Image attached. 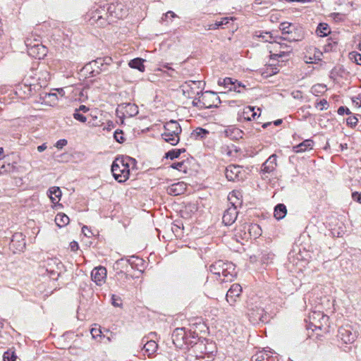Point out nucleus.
<instances>
[{
  "mask_svg": "<svg viewBox=\"0 0 361 361\" xmlns=\"http://www.w3.org/2000/svg\"><path fill=\"white\" fill-rule=\"evenodd\" d=\"M135 160L129 157H119L115 159L111 165V172L114 178L118 183L126 181L130 175L129 165Z\"/></svg>",
  "mask_w": 361,
  "mask_h": 361,
  "instance_id": "nucleus-1",
  "label": "nucleus"
},
{
  "mask_svg": "<svg viewBox=\"0 0 361 361\" xmlns=\"http://www.w3.org/2000/svg\"><path fill=\"white\" fill-rule=\"evenodd\" d=\"M181 131L179 123L176 121L171 120L165 123L161 137L166 142L171 145H176L180 140Z\"/></svg>",
  "mask_w": 361,
  "mask_h": 361,
  "instance_id": "nucleus-2",
  "label": "nucleus"
},
{
  "mask_svg": "<svg viewBox=\"0 0 361 361\" xmlns=\"http://www.w3.org/2000/svg\"><path fill=\"white\" fill-rule=\"evenodd\" d=\"M192 105L200 109H209L216 106L220 103L218 95L211 91L201 92L197 97L192 100Z\"/></svg>",
  "mask_w": 361,
  "mask_h": 361,
  "instance_id": "nucleus-3",
  "label": "nucleus"
},
{
  "mask_svg": "<svg viewBox=\"0 0 361 361\" xmlns=\"http://www.w3.org/2000/svg\"><path fill=\"white\" fill-rule=\"evenodd\" d=\"M308 320L310 328L322 329L328 326L329 317L320 311H314L310 314Z\"/></svg>",
  "mask_w": 361,
  "mask_h": 361,
  "instance_id": "nucleus-4",
  "label": "nucleus"
},
{
  "mask_svg": "<svg viewBox=\"0 0 361 361\" xmlns=\"http://www.w3.org/2000/svg\"><path fill=\"white\" fill-rule=\"evenodd\" d=\"M202 82L200 80H190L185 82L182 86L183 94L188 98L192 100L195 97H197L202 92Z\"/></svg>",
  "mask_w": 361,
  "mask_h": 361,
  "instance_id": "nucleus-5",
  "label": "nucleus"
},
{
  "mask_svg": "<svg viewBox=\"0 0 361 361\" xmlns=\"http://www.w3.org/2000/svg\"><path fill=\"white\" fill-rule=\"evenodd\" d=\"M269 49H270L269 52L271 54V59L287 58L291 51L289 46L286 44H280L277 42L271 43ZM282 61H283V59H282Z\"/></svg>",
  "mask_w": 361,
  "mask_h": 361,
  "instance_id": "nucleus-6",
  "label": "nucleus"
},
{
  "mask_svg": "<svg viewBox=\"0 0 361 361\" xmlns=\"http://www.w3.org/2000/svg\"><path fill=\"white\" fill-rule=\"evenodd\" d=\"M27 48V53L34 58L41 59L47 54V48L42 44L37 42L32 44L30 39H26L25 41Z\"/></svg>",
  "mask_w": 361,
  "mask_h": 361,
  "instance_id": "nucleus-7",
  "label": "nucleus"
},
{
  "mask_svg": "<svg viewBox=\"0 0 361 361\" xmlns=\"http://www.w3.org/2000/svg\"><path fill=\"white\" fill-rule=\"evenodd\" d=\"M112 18L121 19L128 14V9L122 3H112L108 6L107 13Z\"/></svg>",
  "mask_w": 361,
  "mask_h": 361,
  "instance_id": "nucleus-8",
  "label": "nucleus"
},
{
  "mask_svg": "<svg viewBox=\"0 0 361 361\" xmlns=\"http://www.w3.org/2000/svg\"><path fill=\"white\" fill-rule=\"evenodd\" d=\"M243 174L244 171L240 166L229 165L225 170V176L230 181H235L243 179Z\"/></svg>",
  "mask_w": 361,
  "mask_h": 361,
  "instance_id": "nucleus-9",
  "label": "nucleus"
},
{
  "mask_svg": "<svg viewBox=\"0 0 361 361\" xmlns=\"http://www.w3.org/2000/svg\"><path fill=\"white\" fill-rule=\"evenodd\" d=\"M243 233H240L243 239L257 238L262 235V229L259 225L251 224L243 226Z\"/></svg>",
  "mask_w": 361,
  "mask_h": 361,
  "instance_id": "nucleus-10",
  "label": "nucleus"
},
{
  "mask_svg": "<svg viewBox=\"0 0 361 361\" xmlns=\"http://www.w3.org/2000/svg\"><path fill=\"white\" fill-rule=\"evenodd\" d=\"M338 336L345 343H353L357 337L356 332L353 331V329L350 325H345L339 328Z\"/></svg>",
  "mask_w": 361,
  "mask_h": 361,
  "instance_id": "nucleus-11",
  "label": "nucleus"
},
{
  "mask_svg": "<svg viewBox=\"0 0 361 361\" xmlns=\"http://www.w3.org/2000/svg\"><path fill=\"white\" fill-rule=\"evenodd\" d=\"M107 271L105 267L99 266L93 269L91 272L92 280L97 285L102 286L106 280Z\"/></svg>",
  "mask_w": 361,
  "mask_h": 361,
  "instance_id": "nucleus-12",
  "label": "nucleus"
},
{
  "mask_svg": "<svg viewBox=\"0 0 361 361\" xmlns=\"http://www.w3.org/2000/svg\"><path fill=\"white\" fill-rule=\"evenodd\" d=\"M242 292V287L238 283L233 284L226 293V300L231 305L234 304Z\"/></svg>",
  "mask_w": 361,
  "mask_h": 361,
  "instance_id": "nucleus-13",
  "label": "nucleus"
},
{
  "mask_svg": "<svg viewBox=\"0 0 361 361\" xmlns=\"http://www.w3.org/2000/svg\"><path fill=\"white\" fill-rule=\"evenodd\" d=\"M238 216L237 208L229 207L224 213L222 221L225 225H231L235 222Z\"/></svg>",
  "mask_w": 361,
  "mask_h": 361,
  "instance_id": "nucleus-14",
  "label": "nucleus"
},
{
  "mask_svg": "<svg viewBox=\"0 0 361 361\" xmlns=\"http://www.w3.org/2000/svg\"><path fill=\"white\" fill-rule=\"evenodd\" d=\"M221 276H223V279H220L222 281H232L236 276L235 265L231 262H226Z\"/></svg>",
  "mask_w": 361,
  "mask_h": 361,
  "instance_id": "nucleus-15",
  "label": "nucleus"
},
{
  "mask_svg": "<svg viewBox=\"0 0 361 361\" xmlns=\"http://www.w3.org/2000/svg\"><path fill=\"white\" fill-rule=\"evenodd\" d=\"M121 111L124 116L133 117L138 114V107L135 104L126 103L119 106Z\"/></svg>",
  "mask_w": 361,
  "mask_h": 361,
  "instance_id": "nucleus-16",
  "label": "nucleus"
},
{
  "mask_svg": "<svg viewBox=\"0 0 361 361\" xmlns=\"http://www.w3.org/2000/svg\"><path fill=\"white\" fill-rule=\"evenodd\" d=\"M277 166V156L275 154H271L263 164L262 171L270 173L273 172Z\"/></svg>",
  "mask_w": 361,
  "mask_h": 361,
  "instance_id": "nucleus-17",
  "label": "nucleus"
},
{
  "mask_svg": "<svg viewBox=\"0 0 361 361\" xmlns=\"http://www.w3.org/2000/svg\"><path fill=\"white\" fill-rule=\"evenodd\" d=\"M185 331L184 328H176L172 334L173 344L177 347H181L184 343Z\"/></svg>",
  "mask_w": 361,
  "mask_h": 361,
  "instance_id": "nucleus-18",
  "label": "nucleus"
},
{
  "mask_svg": "<svg viewBox=\"0 0 361 361\" xmlns=\"http://www.w3.org/2000/svg\"><path fill=\"white\" fill-rule=\"evenodd\" d=\"M186 184L184 182H178L172 184L167 188V192L171 195H179L186 190Z\"/></svg>",
  "mask_w": 361,
  "mask_h": 361,
  "instance_id": "nucleus-19",
  "label": "nucleus"
},
{
  "mask_svg": "<svg viewBox=\"0 0 361 361\" xmlns=\"http://www.w3.org/2000/svg\"><path fill=\"white\" fill-rule=\"evenodd\" d=\"M242 193L239 190H233L229 193L228 200L231 204V207H238L242 204Z\"/></svg>",
  "mask_w": 361,
  "mask_h": 361,
  "instance_id": "nucleus-20",
  "label": "nucleus"
},
{
  "mask_svg": "<svg viewBox=\"0 0 361 361\" xmlns=\"http://www.w3.org/2000/svg\"><path fill=\"white\" fill-rule=\"evenodd\" d=\"M263 312L264 310L262 308L256 307L255 310L250 309L247 315L252 323H256L262 320Z\"/></svg>",
  "mask_w": 361,
  "mask_h": 361,
  "instance_id": "nucleus-21",
  "label": "nucleus"
},
{
  "mask_svg": "<svg viewBox=\"0 0 361 361\" xmlns=\"http://www.w3.org/2000/svg\"><path fill=\"white\" fill-rule=\"evenodd\" d=\"M16 94L22 99H26L31 95L32 90L30 86L21 84L16 87Z\"/></svg>",
  "mask_w": 361,
  "mask_h": 361,
  "instance_id": "nucleus-22",
  "label": "nucleus"
},
{
  "mask_svg": "<svg viewBox=\"0 0 361 361\" xmlns=\"http://www.w3.org/2000/svg\"><path fill=\"white\" fill-rule=\"evenodd\" d=\"M11 246L15 247L18 251H23L25 247V243L21 233H16L11 240Z\"/></svg>",
  "mask_w": 361,
  "mask_h": 361,
  "instance_id": "nucleus-23",
  "label": "nucleus"
},
{
  "mask_svg": "<svg viewBox=\"0 0 361 361\" xmlns=\"http://www.w3.org/2000/svg\"><path fill=\"white\" fill-rule=\"evenodd\" d=\"M61 191L59 187H51L48 190V195L53 204H57L61 200Z\"/></svg>",
  "mask_w": 361,
  "mask_h": 361,
  "instance_id": "nucleus-24",
  "label": "nucleus"
},
{
  "mask_svg": "<svg viewBox=\"0 0 361 361\" xmlns=\"http://www.w3.org/2000/svg\"><path fill=\"white\" fill-rule=\"evenodd\" d=\"M310 51H312L313 56H311L312 52L308 51L310 56L306 55L305 56V61L307 63H313L316 61H320L321 57L322 56V53L317 48L313 47L310 49Z\"/></svg>",
  "mask_w": 361,
  "mask_h": 361,
  "instance_id": "nucleus-25",
  "label": "nucleus"
},
{
  "mask_svg": "<svg viewBox=\"0 0 361 361\" xmlns=\"http://www.w3.org/2000/svg\"><path fill=\"white\" fill-rule=\"evenodd\" d=\"M257 115V111L255 109V107L252 106H246L243 109V111L240 115L241 119L245 121H251L252 119H255Z\"/></svg>",
  "mask_w": 361,
  "mask_h": 361,
  "instance_id": "nucleus-26",
  "label": "nucleus"
},
{
  "mask_svg": "<svg viewBox=\"0 0 361 361\" xmlns=\"http://www.w3.org/2000/svg\"><path fill=\"white\" fill-rule=\"evenodd\" d=\"M225 264H226V262H224L221 260L216 261L210 266V267H209L210 271L213 274H214L220 278L221 275L223 272V270L225 267Z\"/></svg>",
  "mask_w": 361,
  "mask_h": 361,
  "instance_id": "nucleus-27",
  "label": "nucleus"
},
{
  "mask_svg": "<svg viewBox=\"0 0 361 361\" xmlns=\"http://www.w3.org/2000/svg\"><path fill=\"white\" fill-rule=\"evenodd\" d=\"M242 133L240 129L234 127H229L224 130L225 135L232 140H237L238 137H241Z\"/></svg>",
  "mask_w": 361,
  "mask_h": 361,
  "instance_id": "nucleus-28",
  "label": "nucleus"
},
{
  "mask_svg": "<svg viewBox=\"0 0 361 361\" xmlns=\"http://www.w3.org/2000/svg\"><path fill=\"white\" fill-rule=\"evenodd\" d=\"M313 146V141L311 140H305L300 144L293 147V150L296 153L303 152L307 149H312Z\"/></svg>",
  "mask_w": 361,
  "mask_h": 361,
  "instance_id": "nucleus-29",
  "label": "nucleus"
},
{
  "mask_svg": "<svg viewBox=\"0 0 361 361\" xmlns=\"http://www.w3.org/2000/svg\"><path fill=\"white\" fill-rule=\"evenodd\" d=\"M69 217L63 213H59L55 217L56 224L59 227H63L69 224Z\"/></svg>",
  "mask_w": 361,
  "mask_h": 361,
  "instance_id": "nucleus-30",
  "label": "nucleus"
},
{
  "mask_svg": "<svg viewBox=\"0 0 361 361\" xmlns=\"http://www.w3.org/2000/svg\"><path fill=\"white\" fill-rule=\"evenodd\" d=\"M145 61L140 58H136L133 60H130L128 63V65L130 68L137 69L141 72L145 71V66L143 65V62Z\"/></svg>",
  "mask_w": 361,
  "mask_h": 361,
  "instance_id": "nucleus-31",
  "label": "nucleus"
},
{
  "mask_svg": "<svg viewBox=\"0 0 361 361\" xmlns=\"http://www.w3.org/2000/svg\"><path fill=\"white\" fill-rule=\"evenodd\" d=\"M286 207L283 204H279L276 206L274 209V216L277 219H283L286 214Z\"/></svg>",
  "mask_w": 361,
  "mask_h": 361,
  "instance_id": "nucleus-32",
  "label": "nucleus"
},
{
  "mask_svg": "<svg viewBox=\"0 0 361 361\" xmlns=\"http://www.w3.org/2000/svg\"><path fill=\"white\" fill-rule=\"evenodd\" d=\"M158 345L154 341H149L144 345V350L145 353L150 355L155 353L157 350Z\"/></svg>",
  "mask_w": 361,
  "mask_h": 361,
  "instance_id": "nucleus-33",
  "label": "nucleus"
},
{
  "mask_svg": "<svg viewBox=\"0 0 361 361\" xmlns=\"http://www.w3.org/2000/svg\"><path fill=\"white\" fill-rule=\"evenodd\" d=\"M316 32L319 37H325L330 32V30L327 24L320 23L317 27Z\"/></svg>",
  "mask_w": 361,
  "mask_h": 361,
  "instance_id": "nucleus-34",
  "label": "nucleus"
},
{
  "mask_svg": "<svg viewBox=\"0 0 361 361\" xmlns=\"http://www.w3.org/2000/svg\"><path fill=\"white\" fill-rule=\"evenodd\" d=\"M229 20L230 19L227 17L223 18L221 19V20H216L214 24L208 25V27L207 28V30H210L218 29L220 27H221L222 25H226L227 23H228Z\"/></svg>",
  "mask_w": 361,
  "mask_h": 361,
  "instance_id": "nucleus-35",
  "label": "nucleus"
},
{
  "mask_svg": "<svg viewBox=\"0 0 361 361\" xmlns=\"http://www.w3.org/2000/svg\"><path fill=\"white\" fill-rule=\"evenodd\" d=\"M269 355L267 351H261L252 357V361H264L268 360Z\"/></svg>",
  "mask_w": 361,
  "mask_h": 361,
  "instance_id": "nucleus-36",
  "label": "nucleus"
},
{
  "mask_svg": "<svg viewBox=\"0 0 361 361\" xmlns=\"http://www.w3.org/2000/svg\"><path fill=\"white\" fill-rule=\"evenodd\" d=\"M171 167L183 173H186L188 170V166H186L185 161L175 162L171 165Z\"/></svg>",
  "mask_w": 361,
  "mask_h": 361,
  "instance_id": "nucleus-37",
  "label": "nucleus"
},
{
  "mask_svg": "<svg viewBox=\"0 0 361 361\" xmlns=\"http://www.w3.org/2000/svg\"><path fill=\"white\" fill-rule=\"evenodd\" d=\"M209 133V131L203 129L202 128H197L193 131V135L197 137L200 139L204 138Z\"/></svg>",
  "mask_w": 361,
  "mask_h": 361,
  "instance_id": "nucleus-38",
  "label": "nucleus"
},
{
  "mask_svg": "<svg viewBox=\"0 0 361 361\" xmlns=\"http://www.w3.org/2000/svg\"><path fill=\"white\" fill-rule=\"evenodd\" d=\"M234 80H233L231 78H225L224 79H219L218 80V85H223L225 87H227L229 89L230 87H231L233 85Z\"/></svg>",
  "mask_w": 361,
  "mask_h": 361,
  "instance_id": "nucleus-39",
  "label": "nucleus"
},
{
  "mask_svg": "<svg viewBox=\"0 0 361 361\" xmlns=\"http://www.w3.org/2000/svg\"><path fill=\"white\" fill-rule=\"evenodd\" d=\"M3 358L4 361H16L17 356L13 351L8 350L4 353Z\"/></svg>",
  "mask_w": 361,
  "mask_h": 361,
  "instance_id": "nucleus-40",
  "label": "nucleus"
},
{
  "mask_svg": "<svg viewBox=\"0 0 361 361\" xmlns=\"http://www.w3.org/2000/svg\"><path fill=\"white\" fill-rule=\"evenodd\" d=\"M245 85H242L240 82H238L236 80H234L233 85L229 87V90H233L236 92L241 93L243 90L245 89Z\"/></svg>",
  "mask_w": 361,
  "mask_h": 361,
  "instance_id": "nucleus-41",
  "label": "nucleus"
},
{
  "mask_svg": "<svg viewBox=\"0 0 361 361\" xmlns=\"http://www.w3.org/2000/svg\"><path fill=\"white\" fill-rule=\"evenodd\" d=\"M176 17H177L176 14L174 12L169 11L163 15L161 20L162 23L166 22L168 23L169 21V19H170V21H171V19Z\"/></svg>",
  "mask_w": 361,
  "mask_h": 361,
  "instance_id": "nucleus-42",
  "label": "nucleus"
},
{
  "mask_svg": "<svg viewBox=\"0 0 361 361\" xmlns=\"http://www.w3.org/2000/svg\"><path fill=\"white\" fill-rule=\"evenodd\" d=\"M185 149H178V150H171L169 152H168L166 154V157L167 158H169L171 159H173L175 158H177L180 156V154H181L182 152H184Z\"/></svg>",
  "mask_w": 361,
  "mask_h": 361,
  "instance_id": "nucleus-43",
  "label": "nucleus"
},
{
  "mask_svg": "<svg viewBox=\"0 0 361 361\" xmlns=\"http://www.w3.org/2000/svg\"><path fill=\"white\" fill-rule=\"evenodd\" d=\"M329 105L328 102L326 99H322L319 102H317L315 104V107L320 111H323L324 109H327L329 108Z\"/></svg>",
  "mask_w": 361,
  "mask_h": 361,
  "instance_id": "nucleus-44",
  "label": "nucleus"
},
{
  "mask_svg": "<svg viewBox=\"0 0 361 361\" xmlns=\"http://www.w3.org/2000/svg\"><path fill=\"white\" fill-rule=\"evenodd\" d=\"M94 326H95L94 327L92 328L90 333H91L92 338L96 339L98 337H102V330L99 326L97 327L96 324Z\"/></svg>",
  "mask_w": 361,
  "mask_h": 361,
  "instance_id": "nucleus-45",
  "label": "nucleus"
},
{
  "mask_svg": "<svg viewBox=\"0 0 361 361\" xmlns=\"http://www.w3.org/2000/svg\"><path fill=\"white\" fill-rule=\"evenodd\" d=\"M290 25L291 24L289 23H282L280 25V30L282 31L283 33L289 34L291 32V30H290Z\"/></svg>",
  "mask_w": 361,
  "mask_h": 361,
  "instance_id": "nucleus-46",
  "label": "nucleus"
},
{
  "mask_svg": "<svg viewBox=\"0 0 361 361\" xmlns=\"http://www.w3.org/2000/svg\"><path fill=\"white\" fill-rule=\"evenodd\" d=\"M111 304L114 307H121L122 303H121V298L116 295H112Z\"/></svg>",
  "mask_w": 361,
  "mask_h": 361,
  "instance_id": "nucleus-47",
  "label": "nucleus"
},
{
  "mask_svg": "<svg viewBox=\"0 0 361 361\" xmlns=\"http://www.w3.org/2000/svg\"><path fill=\"white\" fill-rule=\"evenodd\" d=\"M73 117L75 119H76L82 123H85L87 121L86 117L85 116H83L82 114H80L78 111V110H75V112L73 114Z\"/></svg>",
  "mask_w": 361,
  "mask_h": 361,
  "instance_id": "nucleus-48",
  "label": "nucleus"
},
{
  "mask_svg": "<svg viewBox=\"0 0 361 361\" xmlns=\"http://www.w3.org/2000/svg\"><path fill=\"white\" fill-rule=\"evenodd\" d=\"M351 59H353L355 62L361 66V54L359 53H351Z\"/></svg>",
  "mask_w": 361,
  "mask_h": 361,
  "instance_id": "nucleus-49",
  "label": "nucleus"
},
{
  "mask_svg": "<svg viewBox=\"0 0 361 361\" xmlns=\"http://www.w3.org/2000/svg\"><path fill=\"white\" fill-rule=\"evenodd\" d=\"M114 138L118 142L122 143L124 141L122 131L118 132L116 130L114 133Z\"/></svg>",
  "mask_w": 361,
  "mask_h": 361,
  "instance_id": "nucleus-50",
  "label": "nucleus"
},
{
  "mask_svg": "<svg viewBox=\"0 0 361 361\" xmlns=\"http://www.w3.org/2000/svg\"><path fill=\"white\" fill-rule=\"evenodd\" d=\"M257 37L262 38L265 42H269V40L272 39V36L269 32L261 33L257 35Z\"/></svg>",
  "mask_w": 361,
  "mask_h": 361,
  "instance_id": "nucleus-51",
  "label": "nucleus"
},
{
  "mask_svg": "<svg viewBox=\"0 0 361 361\" xmlns=\"http://www.w3.org/2000/svg\"><path fill=\"white\" fill-rule=\"evenodd\" d=\"M67 140H65V139H61V140H59L56 142V145H55V147L57 148V149H62L64 146H66L67 145Z\"/></svg>",
  "mask_w": 361,
  "mask_h": 361,
  "instance_id": "nucleus-52",
  "label": "nucleus"
},
{
  "mask_svg": "<svg viewBox=\"0 0 361 361\" xmlns=\"http://www.w3.org/2000/svg\"><path fill=\"white\" fill-rule=\"evenodd\" d=\"M352 197L353 200L361 203V192H355L352 194Z\"/></svg>",
  "mask_w": 361,
  "mask_h": 361,
  "instance_id": "nucleus-53",
  "label": "nucleus"
},
{
  "mask_svg": "<svg viewBox=\"0 0 361 361\" xmlns=\"http://www.w3.org/2000/svg\"><path fill=\"white\" fill-rule=\"evenodd\" d=\"M324 87H325L322 85H314L312 87V90L313 92H321L324 90Z\"/></svg>",
  "mask_w": 361,
  "mask_h": 361,
  "instance_id": "nucleus-54",
  "label": "nucleus"
},
{
  "mask_svg": "<svg viewBox=\"0 0 361 361\" xmlns=\"http://www.w3.org/2000/svg\"><path fill=\"white\" fill-rule=\"evenodd\" d=\"M82 231L84 233V235L87 237H90L92 235V232L89 230L87 226H84L82 228Z\"/></svg>",
  "mask_w": 361,
  "mask_h": 361,
  "instance_id": "nucleus-55",
  "label": "nucleus"
},
{
  "mask_svg": "<svg viewBox=\"0 0 361 361\" xmlns=\"http://www.w3.org/2000/svg\"><path fill=\"white\" fill-rule=\"evenodd\" d=\"M70 247L72 251H76L79 248V245L77 242L73 241L70 243Z\"/></svg>",
  "mask_w": 361,
  "mask_h": 361,
  "instance_id": "nucleus-56",
  "label": "nucleus"
},
{
  "mask_svg": "<svg viewBox=\"0 0 361 361\" xmlns=\"http://www.w3.org/2000/svg\"><path fill=\"white\" fill-rule=\"evenodd\" d=\"M348 111H349L348 109H346L344 106H340L338 109V114L340 115H343L345 111L348 114Z\"/></svg>",
  "mask_w": 361,
  "mask_h": 361,
  "instance_id": "nucleus-57",
  "label": "nucleus"
},
{
  "mask_svg": "<svg viewBox=\"0 0 361 361\" xmlns=\"http://www.w3.org/2000/svg\"><path fill=\"white\" fill-rule=\"evenodd\" d=\"M47 98L51 99L53 101H56L57 99V96H56V94H51L50 93V94H47L45 95V99H47Z\"/></svg>",
  "mask_w": 361,
  "mask_h": 361,
  "instance_id": "nucleus-58",
  "label": "nucleus"
},
{
  "mask_svg": "<svg viewBox=\"0 0 361 361\" xmlns=\"http://www.w3.org/2000/svg\"><path fill=\"white\" fill-rule=\"evenodd\" d=\"M47 148V145L44 143V144H42V145L38 146V147H37V150H38L39 152H42L44 151Z\"/></svg>",
  "mask_w": 361,
  "mask_h": 361,
  "instance_id": "nucleus-59",
  "label": "nucleus"
},
{
  "mask_svg": "<svg viewBox=\"0 0 361 361\" xmlns=\"http://www.w3.org/2000/svg\"><path fill=\"white\" fill-rule=\"evenodd\" d=\"M77 110H78V111H83V112H87V111H89V108H88V107H87V106H85V105H80V107H79V109H78Z\"/></svg>",
  "mask_w": 361,
  "mask_h": 361,
  "instance_id": "nucleus-60",
  "label": "nucleus"
},
{
  "mask_svg": "<svg viewBox=\"0 0 361 361\" xmlns=\"http://www.w3.org/2000/svg\"><path fill=\"white\" fill-rule=\"evenodd\" d=\"M271 71L269 73L270 75L276 74L279 72V69L276 67H271Z\"/></svg>",
  "mask_w": 361,
  "mask_h": 361,
  "instance_id": "nucleus-61",
  "label": "nucleus"
},
{
  "mask_svg": "<svg viewBox=\"0 0 361 361\" xmlns=\"http://www.w3.org/2000/svg\"><path fill=\"white\" fill-rule=\"evenodd\" d=\"M294 1L300 2V3H310L312 2V0H293Z\"/></svg>",
  "mask_w": 361,
  "mask_h": 361,
  "instance_id": "nucleus-62",
  "label": "nucleus"
},
{
  "mask_svg": "<svg viewBox=\"0 0 361 361\" xmlns=\"http://www.w3.org/2000/svg\"><path fill=\"white\" fill-rule=\"evenodd\" d=\"M282 121L281 119H279V120H276L275 122H274V124L276 126H279L281 123Z\"/></svg>",
  "mask_w": 361,
  "mask_h": 361,
  "instance_id": "nucleus-63",
  "label": "nucleus"
},
{
  "mask_svg": "<svg viewBox=\"0 0 361 361\" xmlns=\"http://www.w3.org/2000/svg\"><path fill=\"white\" fill-rule=\"evenodd\" d=\"M102 19H103V18L102 16H98L97 20H101Z\"/></svg>",
  "mask_w": 361,
  "mask_h": 361,
  "instance_id": "nucleus-64",
  "label": "nucleus"
}]
</instances>
